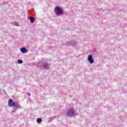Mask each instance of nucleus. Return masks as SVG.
<instances>
[{"mask_svg": "<svg viewBox=\"0 0 127 127\" xmlns=\"http://www.w3.org/2000/svg\"><path fill=\"white\" fill-rule=\"evenodd\" d=\"M8 105L9 107L12 108H19L20 107V105H18L17 102H13L12 99L8 100Z\"/></svg>", "mask_w": 127, "mask_h": 127, "instance_id": "nucleus-1", "label": "nucleus"}, {"mask_svg": "<svg viewBox=\"0 0 127 127\" xmlns=\"http://www.w3.org/2000/svg\"><path fill=\"white\" fill-rule=\"evenodd\" d=\"M55 13L56 14V15H62L64 13V10L62 9L60 6H56L55 7Z\"/></svg>", "mask_w": 127, "mask_h": 127, "instance_id": "nucleus-2", "label": "nucleus"}, {"mask_svg": "<svg viewBox=\"0 0 127 127\" xmlns=\"http://www.w3.org/2000/svg\"><path fill=\"white\" fill-rule=\"evenodd\" d=\"M65 116L69 118H72V117H75L76 116V114H75V112L74 111H68L65 113Z\"/></svg>", "mask_w": 127, "mask_h": 127, "instance_id": "nucleus-3", "label": "nucleus"}, {"mask_svg": "<svg viewBox=\"0 0 127 127\" xmlns=\"http://www.w3.org/2000/svg\"><path fill=\"white\" fill-rule=\"evenodd\" d=\"M41 65L45 69H49V67H50V64L47 63V62H42L41 63Z\"/></svg>", "mask_w": 127, "mask_h": 127, "instance_id": "nucleus-4", "label": "nucleus"}, {"mask_svg": "<svg viewBox=\"0 0 127 127\" xmlns=\"http://www.w3.org/2000/svg\"><path fill=\"white\" fill-rule=\"evenodd\" d=\"M87 60L90 64H93V63H94V59H93V56L92 55H88Z\"/></svg>", "mask_w": 127, "mask_h": 127, "instance_id": "nucleus-5", "label": "nucleus"}, {"mask_svg": "<svg viewBox=\"0 0 127 127\" xmlns=\"http://www.w3.org/2000/svg\"><path fill=\"white\" fill-rule=\"evenodd\" d=\"M20 52L23 54H25V53H27V49H26L25 48H22L20 49Z\"/></svg>", "mask_w": 127, "mask_h": 127, "instance_id": "nucleus-6", "label": "nucleus"}, {"mask_svg": "<svg viewBox=\"0 0 127 127\" xmlns=\"http://www.w3.org/2000/svg\"><path fill=\"white\" fill-rule=\"evenodd\" d=\"M11 25H14L15 26H19V24L17 21H13L11 23Z\"/></svg>", "mask_w": 127, "mask_h": 127, "instance_id": "nucleus-7", "label": "nucleus"}, {"mask_svg": "<svg viewBox=\"0 0 127 127\" xmlns=\"http://www.w3.org/2000/svg\"><path fill=\"white\" fill-rule=\"evenodd\" d=\"M34 17H30V21L31 23H33L35 21Z\"/></svg>", "mask_w": 127, "mask_h": 127, "instance_id": "nucleus-8", "label": "nucleus"}, {"mask_svg": "<svg viewBox=\"0 0 127 127\" xmlns=\"http://www.w3.org/2000/svg\"><path fill=\"white\" fill-rule=\"evenodd\" d=\"M41 122H42V118H38L37 119V123H38V124H41Z\"/></svg>", "mask_w": 127, "mask_h": 127, "instance_id": "nucleus-9", "label": "nucleus"}, {"mask_svg": "<svg viewBox=\"0 0 127 127\" xmlns=\"http://www.w3.org/2000/svg\"><path fill=\"white\" fill-rule=\"evenodd\" d=\"M17 63H18V64H22V63H23V61H22L21 60H18L17 61Z\"/></svg>", "mask_w": 127, "mask_h": 127, "instance_id": "nucleus-10", "label": "nucleus"}, {"mask_svg": "<svg viewBox=\"0 0 127 127\" xmlns=\"http://www.w3.org/2000/svg\"><path fill=\"white\" fill-rule=\"evenodd\" d=\"M54 119H55V117H52L50 118V120L52 121L53 120H54Z\"/></svg>", "mask_w": 127, "mask_h": 127, "instance_id": "nucleus-11", "label": "nucleus"}, {"mask_svg": "<svg viewBox=\"0 0 127 127\" xmlns=\"http://www.w3.org/2000/svg\"><path fill=\"white\" fill-rule=\"evenodd\" d=\"M14 112H15V111H12V112H11V114H13V113H14Z\"/></svg>", "mask_w": 127, "mask_h": 127, "instance_id": "nucleus-12", "label": "nucleus"}, {"mask_svg": "<svg viewBox=\"0 0 127 127\" xmlns=\"http://www.w3.org/2000/svg\"><path fill=\"white\" fill-rule=\"evenodd\" d=\"M27 94H28V96H30V93H28Z\"/></svg>", "mask_w": 127, "mask_h": 127, "instance_id": "nucleus-13", "label": "nucleus"}]
</instances>
